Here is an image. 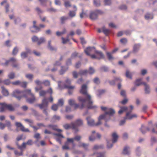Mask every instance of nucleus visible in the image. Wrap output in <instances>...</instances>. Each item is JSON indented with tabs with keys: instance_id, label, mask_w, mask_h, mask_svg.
<instances>
[{
	"instance_id": "603ef678",
	"label": "nucleus",
	"mask_w": 157,
	"mask_h": 157,
	"mask_svg": "<svg viewBox=\"0 0 157 157\" xmlns=\"http://www.w3.org/2000/svg\"><path fill=\"white\" fill-rule=\"evenodd\" d=\"M9 78L10 79H13L15 77V74L13 72H11L8 75Z\"/></svg>"
},
{
	"instance_id": "052dcab7",
	"label": "nucleus",
	"mask_w": 157,
	"mask_h": 157,
	"mask_svg": "<svg viewBox=\"0 0 157 157\" xmlns=\"http://www.w3.org/2000/svg\"><path fill=\"white\" fill-rule=\"evenodd\" d=\"M105 57L104 56L101 52H99V59H103Z\"/></svg>"
},
{
	"instance_id": "58836bf2",
	"label": "nucleus",
	"mask_w": 157,
	"mask_h": 157,
	"mask_svg": "<svg viewBox=\"0 0 157 157\" xmlns=\"http://www.w3.org/2000/svg\"><path fill=\"white\" fill-rule=\"evenodd\" d=\"M60 119V117L58 115H54L52 118L53 121H59Z\"/></svg>"
},
{
	"instance_id": "0e129e2a",
	"label": "nucleus",
	"mask_w": 157,
	"mask_h": 157,
	"mask_svg": "<svg viewBox=\"0 0 157 157\" xmlns=\"http://www.w3.org/2000/svg\"><path fill=\"white\" fill-rule=\"evenodd\" d=\"M106 55L109 60H111L113 59V58L110 53L109 52H107Z\"/></svg>"
},
{
	"instance_id": "473e14b6",
	"label": "nucleus",
	"mask_w": 157,
	"mask_h": 157,
	"mask_svg": "<svg viewBox=\"0 0 157 157\" xmlns=\"http://www.w3.org/2000/svg\"><path fill=\"white\" fill-rule=\"evenodd\" d=\"M49 127L51 128L53 130H56L58 132H61L62 130L61 129L57 128V126L52 125H49Z\"/></svg>"
},
{
	"instance_id": "13d9d810",
	"label": "nucleus",
	"mask_w": 157,
	"mask_h": 157,
	"mask_svg": "<svg viewBox=\"0 0 157 157\" xmlns=\"http://www.w3.org/2000/svg\"><path fill=\"white\" fill-rule=\"evenodd\" d=\"M58 106L57 104H53L52 107V109L54 111H56L57 110Z\"/></svg>"
},
{
	"instance_id": "6e6552de",
	"label": "nucleus",
	"mask_w": 157,
	"mask_h": 157,
	"mask_svg": "<svg viewBox=\"0 0 157 157\" xmlns=\"http://www.w3.org/2000/svg\"><path fill=\"white\" fill-rule=\"evenodd\" d=\"M84 52L88 56H90L91 54L94 53H95L96 54L98 53V51L95 50L94 47H88L84 50Z\"/></svg>"
},
{
	"instance_id": "f8f14e48",
	"label": "nucleus",
	"mask_w": 157,
	"mask_h": 157,
	"mask_svg": "<svg viewBox=\"0 0 157 157\" xmlns=\"http://www.w3.org/2000/svg\"><path fill=\"white\" fill-rule=\"evenodd\" d=\"M42 89V87L41 86H40L39 87H36L35 88V90L36 92H37L38 91L40 90L39 93L40 96L44 97L46 95L47 91L44 90H41Z\"/></svg>"
},
{
	"instance_id": "bf43d9fd",
	"label": "nucleus",
	"mask_w": 157,
	"mask_h": 157,
	"mask_svg": "<svg viewBox=\"0 0 157 157\" xmlns=\"http://www.w3.org/2000/svg\"><path fill=\"white\" fill-rule=\"evenodd\" d=\"M62 42L63 44H65L69 40V37L67 36L66 39L64 38L63 37H62Z\"/></svg>"
},
{
	"instance_id": "423d86ee",
	"label": "nucleus",
	"mask_w": 157,
	"mask_h": 157,
	"mask_svg": "<svg viewBox=\"0 0 157 157\" xmlns=\"http://www.w3.org/2000/svg\"><path fill=\"white\" fill-rule=\"evenodd\" d=\"M74 138H67V141L65 143V145L63 146V149H69V146L71 144L73 145V147H74L75 146V144L74 143Z\"/></svg>"
},
{
	"instance_id": "2eb2a0df",
	"label": "nucleus",
	"mask_w": 157,
	"mask_h": 157,
	"mask_svg": "<svg viewBox=\"0 0 157 157\" xmlns=\"http://www.w3.org/2000/svg\"><path fill=\"white\" fill-rule=\"evenodd\" d=\"M130 107L131 108V110L127 113L126 114V116L127 118L128 119L130 120L134 117H137V115L136 114H135L131 115L130 114L132 112V110L133 109V106L131 105L130 106Z\"/></svg>"
},
{
	"instance_id": "4be33fe9",
	"label": "nucleus",
	"mask_w": 157,
	"mask_h": 157,
	"mask_svg": "<svg viewBox=\"0 0 157 157\" xmlns=\"http://www.w3.org/2000/svg\"><path fill=\"white\" fill-rule=\"evenodd\" d=\"M64 87L65 88H66L68 89L69 90L68 91V93L69 94H71L73 92V91L71 90H73L75 88L74 86H68L66 85H65Z\"/></svg>"
},
{
	"instance_id": "393cba45",
	"label": "nucleus",
	"mask_w": 157,
	"mask_h": 157,
	"mask_svg": "<svg viewBox=\"0 0 157 157\" xmlns=\"http://www.w3.org/2000/svg\"><path fill=\"white\" fill-rule=\"evenodd\" d=\"M121 79L119 78H114V80H113L109 82V83L111 85H113L115 84V82H121Z\"/></svg>"
},
{
	"instance_id": "e2e57ef3",
	"label": "nucleus",
	"mask_w": 157,
	"mask_h": 157,
	"mask_svg": "<svg viewBox=\"0 0 157 157\" xmlns=\"http://www.w3.org/2000/svg\"><path fill=\"white\" fill-rule=\"evenodd\" d=\"M12 83L14 85H20L21 83V81L17 80L12 82Z\"/></svg>"
},
{
	"instance_id": "f03ea898",
	"label": "nucleus",
	"mask_w": 157,
	"mask_h": 157,
	"mask_svg": "<svg viewBox=\"0 0 157 157\" xmlns=\"http://www.w3.org/2000/svg\"><path fill=\"white\" fill-rule=\"evenodd\" d=\"M12 96L19 100L24 97L26 98L27 101L29 103H32L36 101L34 95L31 93V90H26L24 91L17 90L13 92Z\"/></svg>"
},
{
	"instance_id": "de8ad7c7",
	"label": "nucleus",
	"mask_w": 157,
	"mask_h": 157,
	"mask_svg": "<svg viewBox=\"0 0 157 157\" xmlns=\"http://www.w3.org/2000/svg\"><path fill=\"white\" fill-rule=\"evenodd\" d=\"M26 145V144L25 143H23L21 146H20L17 144L18 147L21 150H22L23 148H25Z\"/></svg>"
},
{
	"instance_id": "b1692460",
	"label": "nucleus",
	"mask_w": 157,
	"mask_h": 157,
	"mask_svg": "<svg viewBox=\"0 0 157 157\" xmlns=\"http://www.w3.org/2000/svg\"><path fill=\"white\" fill-rule=\"evenodd\" d=\"M1 106L0 107V112H4L5 109H6L7 104L5 103H0Z\"/></svg>"
},
{
	"instance_id": "c756f323",
	"label": "nucleus",
	"mask_w": 157,
	"mask_h": 157,
	"mask_svg": "<svg viewBox=\"0 0 157 157\" xmlns=\"http://www.w3.org/2000/svg\"><path fill=\"white\" fill-rule=\"evenodd\" d=\"M102 30L103 33L106 36H108L111 32L110 30L105 29V27H103L102 28Z\"/></svg>"
},
{
	"instance_id": "7c9ffc66",
	"label": "nucleus",
	"mask_w": 157,
	"mask_h": 157,
	"mask_svg": "<svg viewBox=\"0 0 157 157\" xmlns=\"http://www.w3.org/2000/svg\"><path fill=\"white\" fill-rule=\"evenodd\" d=\"M51 41L49 40L48 41V47L49 49L52 51H56L57 50V48H56L52 47L51 45Z\"/></svg>"
},
{
	"instance_id": "39448f33",
	"label": "nucleus",
	"mask_w": 157,
	"mask_h": 157,
	"mask_svg": "<svg viewBox=\"0 0 157 157\" xmlns=\"http://www.w3.org/2000/svg\"><path fill=\"white\" fill-rule=\"evenodd\" d=\"M142 79H138L136 80L135 84L136 86H138L141 84H143L145 86V91L146 94H148L150 93V88L149 86L146 82H142Z\"/></svg>"
},
{
	"instance_id": "37998d69",
	"label": "nucleus",
	"mask_w": 157,
	"mask_h": 157,
	"mask_svg": "<svg viewBox=\"0 0 157 157\" xmlns=\"http://www.w3.org/2000/svg\"><path fill=\"white\" fill-rule=\"evenodd\" d=\"M66 32V30L65 29H64L61 32H59V31H57L56 32V35L58 36H59L61 35H63L65 34Z\"/></svg>"
},
{
	"instance_id": "72a5a7b5",
	"label": "nucleus",
	"mask_w": 157,
	"mask_h": 157,
	"mask_svg": "<svg viewBox=\"0 0 157 157\" xmlns=\"http://www.w3.org/2000/svg\"><path fill=\"white\" fill-rule=\"evenodd\" d=\"M5 126H6L8 128V130L12 131V130L11 129V125L10 122L8 121H6Z\"/></svg>"
},
{
	"instance_id": "7ed1b4c3",
	"label": "nucleus",
	"mask_w": 157,
	"mask_h": 157,
	"mask_svg": "<svg viewBox=\"0 0 157 157\" xmlns=\"http://www.w3.org/2000/svg\"><path fill=\"white\" fill-rule=\"evenodd\" d=\"M48 105V101L47 99L45 98L42 100L41 103L38 105V106L40 109H44L43 112L46 116L48 115V112H47Z\"/></svg>"
},
{
	"instance_id": "1a4fd4ad",
	"label": "nucleus",
	"mask_w": 157,
	"mask_h": 157,
	"mask_svg": "<svg viewBox=\"0 0 157 157\" xmlns=\"http://www.w3.org/2000/svg\"><path fill=\"white\" fill-rule=\"evenodd\" d=\"M25 51L23 52L21 54V56L22 59H24L27 57L28 54L31 53V51L29 48L26 47L25 48Z\"/></svg>"
},
{
	"instance_id": "4d7b16f0",
	"label": "nucleus",
	"mask_w": 157,
	"mask_h": 157,
	"mask_svg": "<svg viewBox=\"0 0 157 157\" xmlns=\"http://www.w3.org/2000/svg\"><path fill=\"white\" fill-rule=\"evenodd\" d=\"M98 149V146L97 145H95L93 148V150L94 151V155L96 154L97 153L96 152V151H97Z\"/></svg>"
},
{
	"instance_id": "a19ab883",
	"label": "nucleus",
	"mask_w": 157,
	"mask_h": 157,
	"mask_svg": "<svg viewBox=\"0 0 157 157\" xmlns=\"http://www.w3.org/2000/svg\"><path fill=\"white\" fill-rule=\"evenodd\" d=\"M95 70L92 67H90L89 70L88 71V73L90 75L93 74L94 73Z\"/></svg>"
},
{
	"instance_id": "09e8293b",
	"label": "nucleus",
	"mask_w": 157,
	"mask_h": 157,
	"mask_svg": "<svg viewBox=\"0 0 157 157\" xmlns=\"http://www.w3.org/2000/svg\"><path fill=\"white\" fill-rule=\"evenodd\" d=\"M64 104V101L63 99H60L59 100L58 105V106H62Z\"/></svg>"
},
{
	"instance_id": "6ab92c4d",
	"label": "nucleus",
	"mask_w": 157,
	"mask_h": 157,
	"mask_svg": "<svg viewBox=\"0 0 157 157\" xmlns=\"http://www.w3.org/2000/svg\"><path fill=\"white\" fill-rule=\"evenodd\" d=\"M19 105H15V106H13L11 104H7L6 109L10 111H13L15 110V106H18Z\"/></svg>"
},
{
	"instance_id": "dca6fc26",
	"label": "nucleus",
	"mask_w": 157,
	"mask_h": 157,
	"mask_svg": "<svg viewBox=\"0 0 157 157\" xmlns=\"http://www.w3.org/2000/svg\"><path fill=\"white\" fill-rule=\"evenodd\" d=\"M86 120L87 124L90 126H97L98 124V122L95 123L94 120L90 117L87 118Z\"/></svg>"
},
{
	"instance_id": "0eeeda50",
	"label": "nucleus",
	"mask_w": 157,
	"mask_h": 157,
	"mask_svg": "<svg viewBox=\"0 0 157 157\" xmlns=\"http://www.w3.org/2000/svg\"><path fill=\"white\" fill-rule=\"evenodd\" d=\"M15 125L17 127L16 130L17 132L18 131V128H20L22 132H30L29 129L28 128H25L21 122H16Z\"/></svg>"
},
{
	"instance_id": "49530a36",
	"label": "nucleus",
	"mask_w": 157,
	"mask_h": 157,
	"mask_svg": "<svg viewBox=\"0 0 157 157\" xmlns=\"http://www.w3.org/2000/svg\"><path fill=\"white\" fill-rule=\"evenodd\" d=\"M25 77L30 80H32L33 76L32 74H27L25 75Z\"/></svg>"
},
{
	"instance_id": "5fc2aeb1",
	"label": "nucleus",
	"mask_w": 157,
	"mask_h": 157,
	"mask_svg": "<svg viewBox=\"0 0 157 157\" xmlns=\"http://www.w3.org/2000/svg\"><path fill=\"white\" fill-rule=\"evenodd\" d=\"M21 21V19L18 17H17L14 19V23L15 24L17 25Z\"/></svg>"
},
{
	"instance_id": "ddd939ff",
	"label": "nucleus",
	"mask_w": 157,
	"mask_h": 157,
	"mask_svg": "<svg viewBox=\"0 0 157 157\" xmlns=\"http://www.w3.org/2000/svg\"><path fill=\"white\" fill-rule=\"evenodd\" d=\"M74 122L75 123V125L76 128L74 129V130L76 132H77L78 131V127L81 126L83 124V121L80 119H78L76 120L75 122Z\"/></svg>"
},
{
	"instance_id": "79ce46f5",
	"label": "nucleus",
	"mask_w": 157,
	"mask_h": 157,
	"mask_svg": "<svg viewBox=\"0 0 157 157\" xmlns=\"http://www.w3.org/2000/svg\"><path fill=\"white\" fill-rule=\"evenodd\" d=\"M68 103L71 106L74 105L75 103V100L73 99H70L68 100Z\"/></svg>"
},
{
	"instance_id": "a18cd8bd",
	"label": "nucleus",
	"mask_w": 157,
	"mask_h": 157,
	"mask_svg": "<svg viewBox=\"0 0 157 157\" xmlns=\"http://www.w3.org/2000/svg\"><path fill=\"white\" fill-rule=\"evenodd\" d=\"M129 148L128 147H125L124 149L123 153L126 155L129 154V151L128 150Z\"/></svg>"
},
{
	"instance_id": "e433bc0d",
	"label": "nucleus",
	"mask_w": 157,
	"mask_h": 157,
	"mask_svg": "<svg viewBox=\"0 0 157 157\" xmlns=\"http://www.w3.org/2000/svg\"><path fill=\"white\" fill-rule=\"evenodd\" d=\"M128 110V108L126 107H121V109L118 111L119 114H121L123 112L126 111Z\"/></svg>"
},
{
	"instance_id": "f704fd0d",
	"label": "nucleus",
	"mask_w": 157,
	"mask_h": 157,
	"mask_svg": "<svg viewBox=\"0 0 157 157\" xmlns=\"http://www.w3.org/2000/svg\"><path fill=\"white\" fill-rule=\"evenodd\" d=\"M88 73V71L86 70H81L79 72V74L80 75H86Z\"/></svg>"
},
{
	"instance_id": "864d4df0",
	"label": "nucleus",
	"mask_w": 157,
	"mask_h": 157,
	"mask_svg": "<svg viewBox=\"0 0 157 157\" xmlns=\"http://www.w3.org/2000/svg\"><path fill=\"white\" fill-rule=\"evenodd\" d=\"M126 76L127 78H132V75L131 74L130 72L128 70H127L126 71Z\"/></svg>"
},
{
	"instance_id": "cd10ccee",
	"label": "nucleus",
	"mask_w": 157,
	"mask_h": 157,
	"mask_svg": "<svg viewBox=\"0 0 157 157\" xmlns=\"http://www.w3.org/2000/svg\"><path fill=\"white\" fill-rule=\"evenodd\" d=\"M98 136V133H96V135H91L89 137V140L91 142L94 141L96 139V136Z\"/></svg>"
},
{
	"instance_id": "aec40b11",
	"label": "nucleus",
	"mask_w": 157,
	"mask_h": 157,
	"mask_svg": "<svg viewBox=\"0 0 157 157\" xmlns=\"http://www.w3.org/2000/svg\"><path fill=\"white\" fill-rule=\"evenodd\" d=\"M1 6L5 5L6 12H7L9 11V5L6 0H4L1 2Z\"/></svg>"
},
{
	"instance_id": "3c124183",
	"label": "nucleus",
	"mask_w": 157,
	"mask_h": 157,
	"mask_svg": "<svg viewBox=\"0 0 157 157\" xmlns=\"http://www.w3.org/2000/svg\"><path fill=\"white\" fill-rule=\"evenodd\" d=\"M68 18V17L66 16H63L61 17L60 21L62 24H63L65 21L67 20Z\"/></svg>"
},
{
	"instance_id": "20e7f679",
	"label": "nucleus",
	"mask_w": 157,
	"mask_h": 157,
	"mask_svg": "<svg viewBox=\"0 0 157 157\" xmlns=\"http://www.w3.org/2000/svg\"><path fill=\"white\" fill-rule=\"evenodd\" d=\"M115 113V111L113 109L108 108L106 112L102 115H100L99 117V125L101 124V119H105L107 116V114L109 115H112Z\"/></svg>"
},
{
	"instance_id": "69168bd1",
	"label": "nucleus",
	"mask_w": 157,
	"mask_h": 157,
	"mask_svg": "<svg viewBox=\"0 0 157 157\" xmlns=\"http://www.w3.org/2000/svg\"><path fill=\"white\" fill-rule=\"evenodd\" d=\"M81 136L79 135L76 136L74 137V140L77 141H79L81 140Z\"/></svg>"
},
{
	"instance_id": "bb28decb",
	"label": "nucleus",
	"mask_w": 157,
	"mask_h": 157,
	"mask_svg": "<svg viewBox=\"0 0 157 157\" xmlns=\"http://www.w3.org/2000/svg\"><path fill=\"white\" fill-rule=\"evenodd\" d=\"M68 68L67 67L61 66V69L59 71V74L63 75L67 70Z\"/></svg>"
},
{
	"instance_id": "9b49d317",
	"label": "nucleus",
	"mask_w": 157,
	"mask_h": 157,
	"mask_svg": "<svg viewBox=\"0 0 157 157\" xmlns=\"http://www.w3.org/2000/svg\"><path fill=\"white\" fill-rule=\"evenodd\" d=\"M98 14V10H96L90 12L89 17L90 19L92 20H95L97 19Z\"/></svg>"
},
{
	"instance_id": "774afa93",
	"label": "nucleus",
	"mask_w": 157,
	"mask_h": 157,
	"mask_svg": "<svg viewBox=\"0 0 157 157\" xmlns=\"http://www.w3.org/2000/svg\"><path fill=\"white\" fill-rule=\"evenodd\" d=\"M64 5L67 8L71 6V5L69 2L68 1H65Z\"/></svg>"
},
{
	"instance_id": "c85d7f7f",
	"label": "nucleus",
	"mask_w": 157,
	"mask_h": 157,
	"mask_svg": "<svg viewBox=\"0 0 157 157\" xmlns=\"http://www.w3.org/2000/svg\"><path fill=\"white\" fill-rule=\"evenodd\" d=\"M140 46L139 44H134L133 47V52H137L140 49Z\"/></svg>"
},
{
	"instance_id": "412c9836",
	"label": "nucleus",
	"mask_w": 157,
	"mask_h": 157,
	"mask_svg": "<svg viewBox=\"0 0 157 157\" xmlns=\"http://www.w3.org/2000/svg\"><path fill=\"white\" fill-rule=\"evenodd\" d=\"M112 143H114L116 142L117 140L118 136L117 133L114 132L112 134Z\"/></svg>"
},
{
	"instance_id": "a211bd4d",
	"label": "nucleus",
	"mask_w": 157,
	"mask_h": 157,
	"mask_svg": "<svg viewBox=\"0 0 157 157\" xmlns=\"http://www.w3.org/2000/svg\"><path fill=\"white\" fill-rule=\"evenodd\" d=\"M30 29L31 31L33 33H37L40 30V28L36 25H33V26L30 27Z\"/></svg>"
},
{
	"instance_id": "c03bdc74",
	"label": "nucleus",
	"mask_w": 157,
	"mask_h": 157,
	"mask_svg": "<svg viewBox=\"0 0 157 157\" xmlns=\"http://www.w3.org/2000/svg\"><path fill=\"white\" fill-rule=\"evenodd\" d=\"M45 41V39L44 37H41L40 39H38L37 44L38 45L44 43Z\"/></svg>"
},
{
	"instance_id": "4c0bfd02",
	"label": "nucleus",
	"mask_w": 157,
	"mask_h": 157,
	"mask_svg": "<svg viewBox=\"0 0 157 157\" xmlns=\"http://www.w3.org/2000/svg\"><path fill=\"white\" fill-rule=\"evenodd\" d=\"M16 61V59H15L14 58H10L9 59V60H7V61H6L5 64L6 65H7L9 63H10V62H11V63H12V62L14 63V62H15Z\"/></svg>"
},
{
	"instance_id": "2f4dec72",
	"label": "nucleus",
	"mask_w": 157,
	"mask_h": 157,
	"mask_svg": "<svg viewBox=\"0 0 157 157\" xmlns=\"http://www.w3.org/2000/svg\"><path fill=\"white\" fill-rule=\"evenodd\" d=\"M89 144H86L84 143H80L79 145V147H82L85 150H87L89 146Z\"/></svg>"
},
{
	"instance_id": "c9c22d12",
	"label": "nucleus",
	"mask_w": 157,
	"mask_h": 157,
	"mask_svg": "<svg viewBox=\"0 0 157 157\" xmlns=\"http://www.w3.org/2000/svg\"><path fill=\"white\" fill-rule=\"evenodd\" d=\"M24 120L25 122L27 123L30 127L32 126V125L33 123V120L31 119H24Z\"/></svg>"
},
{
	"instance_id": "6e6d98bb",
	"label": "nucleus",
	"mask_w": 157,
	"mask_h": 157,
	"mask_svg": "<svg viewBox=\"0 0 157 157\" xmlns=\"http://www.w3.org/2000/svg\"><path fill=\"white\" fill-rule=\"evenodd\" d=\"M100 70L101 71L107 72L108 71L109 69L107 67H106L105 66H103L101 68Z\"/></svg>"
},
{
	"instance_id": "a878e982",
	"label": "nucleus",
	"mask_w": 157,
	"mask_h": 157,
	"mask_svg": "<svg viewBox=\"0 0 157 157\" xmlns=\"http://www.w3.org/2000/svg\"><path fill=\"white\" fill-rule=\"evenodd\" d=\"M2 93L5 96H7L9 95V92L8 90L6 89L4 86H2Z\"/></svg>"
},
{
	"instance_id": "4468645a",
	"label": "nucleus",
	"mask_w": 157,
	"mask_h": 157,
	"mask_svg": "<svg viewBox=\"0 0 157 157\" xmlns=\"http://www.w3.org/2000/svg\"><path fill=\"white\" fill-rule=\"evenodd\" d=\"M63 128L66 129H68L71 128L74 130L76 128L75 123L74 122H72L70 124H66L63 125Z\"/></svg>"
},
{
	"instance_id": "9d476101",
	"label": "nucleus",
	"mask_w": 157,
	"mask_h": 157,
	"mask_svg": "<svg viewBox=\"0 0 157 157\" xmlns=\"http://www.w3.org/2000/svg\"><path fill=\"white\" fill-rule=\"evenodd\" d=\"M71 82V79H69L68 78H67L66 80L65 81V84L63 86H61V84L62 83V82L59 81L58 82V88L60 89H62L63 88H65V85L70 86Z\"/></svg>"
},
{
	"instance_id": "f257e3e1",
	"label": "nucleus",
	"mask_w": 157,
	"mask_h": 157,
	"mask_svg": "<svg viewBox=\"0 0 157 157\" xmlns=\"http://www.w3.org/2000/svg\"><path fill=\"white\" fill-rule=\"evenodd\" d=\"M80 92L81 93L86 95L85 98L81 96H79L78 98L79 101L82 103L80 106L81 108H84L86 104H87L88 109H94L97 107V106L93 105V102L91 100V96L87 93V86L86 85L84 84L82 86Z\"/></svg>"
},
{
	"instance_id": "5701e85b",
	"label": "nucleus",
	"mask_w": 157,
	"mask_h": 157,
	"mask_svg": "<svg viewBox=\"0 0 157 157\" xmlns=\"http://www.w3.org/2000/svg\"><path fill=\"white\" fill-rule=\"evenodd\" d=\"M1 106L0 107V112H4L5 109H6L7 104L5 103H0Z\"/></svg>"
},
{
	"instance_id": "338daca9",
	"label": "nucleus",
	"mask_w": 157,
	"mask_h": 157,
	"mask_svg": "<svg viewBox=\"0 0 157 157\" xmlns=\"http://www.w3.org/2000/svg\"><path fill=\"white\" fill-rule=\"evenodd\" d=\"M27 85V82H21V83L20 84V86H21L23 87H25Z\"/></svg>"
},
{
	"instance_id": "ea45409f",
	"label": "nucleus",
	"mask_w": 157,
	"mask_h": 157,
	"mask_svg": "<svg viewBox=\"0 0 157 157\" xmlns=\"http://www.w3.org/2000/svg\"><path fill=\"white\" fill-rule=\"evenodd\" d=\"M19 49L16 46L14 48L12 52V54L13 55H16L18 52Z\"/></svg>"
},
{
	"instance_id": "680f3d73",
	"label": "nucleus",
	"mask_w": 157,
	"mask_h": 157,
	"mask_svg": "<svg viewBox=\"0 0 157 157\" xmlns=\"http://www.w3.org/2000/svg\"><path fill=\"white\" fill-rule=\"evenodd\" d=\"M32 41L33 42H38V37L35 36H33L32 38Z\"/></svg>"
},
{
	"instance_id": "8fccbe9b",
	"label": "nucleus",
	"mask_w": 157,
	"mask_h": 157,
	"mask_svg": "<svg viewBox=\"0 0 157 157\" xmlns=\"http://www.w3.org/2000/svg\"><path fill=\"white\" fill-rule=\"evenodd\" d=\"M145 19L148 20L149 19H152L153 16L151 14L147 13L145 16Z\"/></svg>"
},
{
	"instance_id": "f3484780",
	"label": "nucleus",
	"mask_w": 157,
	"mask_h": 157,
	"mask_svg": "<svg viewBox=\"0 0 157 157\" xmlns=\"http://www.w3.org/2000/svg\"><path fill=\"white\" fill-rule=\"evenodd\" d=\"M73 8L75 9L74 11L70 10L69 13H68V15L69 17L71 18L73 17H75L76 15V11L77 10L76 7L75 6H73Z\"/></svg>"
}]
</instances>
